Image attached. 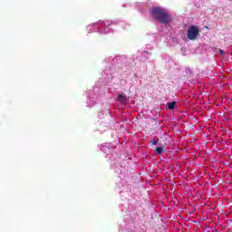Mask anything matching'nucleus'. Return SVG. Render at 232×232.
Wrapping results in <instances>:
<instances>
[{
	"label": "nucleus",
	"mask_w": 232,
	"mask_h": 232,
	"mask_svg": "<svg viewBox=\"0 0 232 232\" xmlns=\"http://www.w3.org/2000/svg\"><path fill=\"white\" fill-rule=\"evenodd\" d=\"M158 142H159V141H158L157 140H152L150 141L149 143H150V144H152V146H155V145H157Z\"/></svg>",
	"instance_id": "nucleus-6"
},
{
	"label": "nucleus",
	"mask_w": 232,
	"mask_h": 232,
	"mask_svg": "<svg viewBox=\"0 0 232 232\" xmlns=\"http://www.w3.org/2000/svg\"><path fill=\"white\" fill-rule=\"evenodd\" d=\"M219 53H224V50H219Z\"/></svg>",
	"instance_id": "nucleus-8"
},
{
	"label": "nucleus",
	"mask_w": 232,
	"mask_h": 232,
	"mask_svg": "<svg viewBox=\"0 0 232 232\" xmlns=\"http://www.w3.org/2000/svg\"><path fill=\"white\" fill-rule=\"evenodd\" d=\"M163 152H164V147H158V148H156V153L158 155H162Z\"/></svg>",
	"instance_id": "nucleus-5"
},
{
	"label": "nucleus",
	"mask_w": 232,
	"mask_h": 232,
	"mask_svg": "<svg viewBox=\"0 0 232 232\" xmlns=\"http://www.w3.org/2000/svg\"><path fill=\"white\" fill-rule=\"evenodd\" d=\"M150 14L153 19L161 23V24H169L173 21V16L168 12V10L162 7H152L150 10Z\"/></svg>",
	"instance_id": "nucleus-1"
},
{
	"label": "nucleus",
	"mask_w": 232,
	"mask_h": 232,
	"mask_svg": "<svg viewBox=\"0 0 232 232\" xmlns=\"http://www.w3.org/2000/svg\"><path fill=\"white\" fill-rule=\"evenodd\" d=\"M175 106H177V102H171L168 103L169 110H175Z\"/></svg>",
	"instance_id": "nucleus-4"
},
{
	"label": "nucleus",
	"mask_w": 232,
	"mask_h": 232,
	"mask_svg": "<svg viewBox=\"0 0 232 232\" xmlns=\"http://www.w3.org/2000/svg\"><path fill=\"white\" fill-rule=\"evenodd\" d=\"M118 101H119V102H121L122 104H124V102H126V101H128V99L126 98V96H124L122 94H119Z\"/></svg>",
	"instance_id": "nucleus-3"
},
{
	"label": "nucleus",
	"mask_w": 232,
	"mask_h": 232,
	"mask_svg": "<svg viewBox=\"0 0 232 232\" xmlns=\"http://www.w3.org/2000/svg\"><path fill=\"white\" fill-rule=\"evenodd\" d=\"M188 30H198V27L195 26V25H191Z\"/></svg>",
	"instance_id": "nucleus-7"
},
{
	"label": "nucleus",
	"mask_w": 232,
	"mask_h": 232,
	"mask_svg": "<svg viewBox=\"0 0 232 232\" xmlns=\"http://www.w3.org/2000/svg\"><path fill=\"white\" fill-rule=\"evenodd\" d=\"M188 39L190 41H195L198 35H200V30H188Z\"/></svg>",
	"instance_id": "nucleus-2"
}]
</instances>
